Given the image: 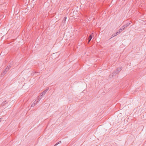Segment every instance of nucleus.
Listing matches in <instances>:
<instances>
[{
  "label": "nucleus",
  "instance_id": "1",
  "mask_svg": "<svg viewBox=\"0 0 146 146\" xmlns=\"http://www.w3.org/2000/svg\"><path fill=\"white\" fill-rule=\"evenodd\" d=\"M122 67H120L118 68L117 69H116L117 70V73H119L121 70L122 69Z\"/></svg>",
  "mask_w": 146,
  "mask_h": 146
},
{
  "label": "nucleus",
  "instance_id": "2",
  "mask_svg": "<svg viewBox=\"0 0 146 146\" xmlns=\"http://www.w3.org/2000/svg\"><path fill=\"white\" fill-rule=\"evenodd\" d=\"M94 33H92L91 35L89 36L88 38V39L91 40L92 38V36H94Z\"/></svg>",
  "mask_w": 146,
  "mask_h": 146
},
{
  "label": "nucleus",
  "instance_id": "3",
  "mask_svg": "<svg viewBox=\"0 0 146 146\" xmlns=\"http://www.w3.org/2000/svg\"><path fill=\"white\" fill-rule=\"evenodd\" d=\"M48 90L46 89L45 90H44L43 92H42V94L41 95V96H42V95L45 94L47 91Z\"/></svg>",
  "mask_w": 146,
  "mask_h": 146
},
{
  "label": "nucleus",
  "instance_id": "4",
  "mask_svg": "<svg viewBox=\"0 0 146 146\" xmlns=\"http://www.w3.org/2000/svg\"><path fill=\"white\" fill-rule=\"evenodd\" d=\"M7 102L6 101H3L1 105V106H3L5 104H6L7 103Z\"/></svg>",
  "mask_w": 146,
  "mask_h": 146
},
{
  "label": "nucleus",
  "instance_id": "5",
  "mask_svg": "<svg viewBox=\"0 0 146 146\" xmlns=\"http://www.w3.org/2000/svg\"><path fill=\"white\" fill-rule=\"evenodd\" d=\"M37 103L36 101H35L31 105V107L34 106Z\"/></svg>",
  "mask_w": 146,
  "mask_h": 146
},
{
  "label": "nucleus",
  "instance_id": "6",
  "mask_svg": "<svg viewBox=\"0 0 146 146\" xmlns=\"http://www.w3.org/2000/svg\"><path fill=\"white\" fill-rule=\"evenodd\" d=\"M8 70H7V67L6 68H5L4 70L3 71L4 73H5V74H6L7 72V71Z\"/></svg>",
  "mask_w": 146,
  "mask_h": 146
},
{
  "label": "nucleus",
  "instance_id": "7",
  "mask_svg": "<svg viewBox=\"0 0 146 146\" xmlns=\"http://www.w3.org/2000/svg\"><path fill=\"white\" fill-rule=\"evenodd\" d=\"M130 23H127L125 25H124V27H126L128 26H129L130 25Z\"/></svg>",
  "mask_w": 146,
  "mask_h": 146
},
{
  "label": "nucleus",
  "instance_id": "8",
  "mask_svg": "<svg viewBox=\"0 0 146 146\" xmlns=\"http://www.w3.org/2000/svg\"><path fill=\"white\" fill-rule=\"evenodd\" d=\"M117 70H115L113 72V74H118V73H117Z\"/></svg>",
  "mask_w": 146,
  "mask_h": 146
},
{
  "label": "nucleus",
  "instance_id": "9",
  "mask_svg": "<svg viewBox=\"0 0 146 146\" xmlns=\"http://www.w3.org/2000/svg\"><path fill=\"white\" fill-rule=\"evenodd\" d=\"M5 73H4L3 72L1 74V75L2 76H3L5 75Z\"/></svg>",
  "mask_w": 146,
  "mask_h": 146
},
{
  "label": "nucleus",
  "instance_id": "10",
  "mask_svg": "<svg viewBox=\"0 0 146 146\" xmlns=\"http://www.w3.org/2000/svg\"><path fill=\"white\" fill-rule=\"evenodd\" d=\"M123 30L122 29V28H121L120 29H119L118 30V31H119L120 33Z\"/></svg>",
  "mask_w": 146,
  "mask_h": 146
},
{
  "label": "nucleus",
  "instance_id": "11",
  "mask_svg": "<svg viewBox=\"0 0 146 146\" xmlns=\"http://www.w3.org/2000/svg\"><path fill=\"white\" fill-rule=\"evenodd\" d=\"M126 28L125 27H124V26L122 27V29L123 30L125 28Z\"/></svg>",
  "mask_w": 146,
  "mask_h": 146
},
{
  "label": "nucleus",
  "instance_id": "12",
  "mask_svg": "<svg viewBox=\"0 0 146 146\" xmlns=\"http://www.w3.org/2000/svg\"><path fill=\"white\" fill-rule=\"evenodd\" d=\"M126 28L125 27H124V26L122 27V29L123 30L125 28Z\"/></svg>",
  "mask_w": 146,
  "mask_h": 146
},
{
  "label": "nucleus",
  "instance_id": "13",
  "mask_svg": "<svg viewBox=\"0 0 146 146\" xmlns=\"http://www.w3.org/2000/svg\"><path fill=\"white\" fill-rule=\"evenodd\" d=\"M11 67V66H9V67H8V66H7V70H9V68H10Z\"/></svg>",
  "mask_w": 146,
  "mask_h": 146
},
{
  "label": "nucleus",
  "instance_id": "14",
  "mask_svg": "<svg viewBox=\"0 0 146 146\" xmlns=\"http://www.w3.org/2000/svg\"><path fill=\"white\" fill-rule=\"evenodd\" d=\"M120 33V32L119 31H118L116 33V34H117V35H118L119 33Z\"/></svg>",
  "mask_w": 146,
  "mask_h": 146
},
{
  "label": "nucleus",
  "instance_id": "15",
  "mask_svg": "<svg viewBox=\"0 0 146 146\" xmlns=\"http://www.w3.org/2000/svg\"><path fill=\"white\" fill-rule=\"evenodd\" d=\"M120 33V32L119 31H118L116 33V34H117V35H118L119 33Z\"/></svg>",
  "mask_w": 146,
  "mask_h": 146
},
{
  "label": "nucleus",
  "instance_id": "16",
  "mask_svg": "<svg viewBox=\"0 0 146 146\" xmlns=\"http://www.w3.org/2000/svg\"><path fill=\"white\" fill-rule=\"evenodd\" d=\"M117 35V34H116V33L115 34H114V35H112V36L113 37H114V36H116Z\"/></svg>",
  "mask_w": 146,
  "mask_h": 146
},
{
  "label": "nucleus",
  "instance_id": "17",
  "mask_svg": "<svg viewBox=\"0 0 146 146\" xmlns=\"http://www.w3.org/2000/svg\"><path fill=\"white\" fill-rule=\"evenodd\" d=\"M40 99H41V98H38V100L37 101H36L37 102H39V101L40 100Z\"/></svg>",
  "mask_w": 146,
  "mask_h": 146
},
{
  "label": "nucleus",
  "instance_id": "18",
  "mask_svg": "<svg viewBox=\"0 0 146 146\" xmlns=\"http://www.w3.org/2000/svg\"><path fill=\"white\" fill-rule=\"evenodd\" d=\"M91 40L88 39V43H89L90 42Z\"/></svg>",
  "mask_w": 146,
  "mask_h": 146
},
{
  "label": "nucleus",
  "instance_id": "19",
  "mask_svg": "<svg viewBox=\"0 0 146 146\" xmlns=\"http://www.w3.org/2000/svg\"><path fill=\"white\" fill-rule=\"evenodd\" d=\"M64 19H65L66 20V17H64Z\"/></svg>",
  "mask_w": 146,
  "mask_h": 146
}]
</instances>
